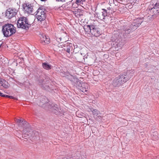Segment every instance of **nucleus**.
Returning a JSON list of instances; mask_svg holds the SVG:
<instances>
[{
	"instance_id": "nucleus-1",
	"label": "nucleus",
	"mask_w": 159,
	"mask_h": 159,
	"mask_svg": "<svg viewBox=\"0 0 159 159\" xmlns=\"http://www.w3.org/2000/svg\"><path fill=\"white\" fill-rule=\"evenodd\" d=\"M41 103L42 104L41 107L49 112H52L57 115L60 114L61 112L59 106L50 102L46 97H43L40 101V105Z\"/></svg>"
},
{
	"instance_id": "nucleus-2",
	"label": "nucleus",
	"mask_w": 159,
	"mask_h": 159,
	"mask_svg": "<svg viewBox=\"0 0 159 159\" xmlns=\"http://www.w3.org/2000/svg\"><path fill=\"white\" fill-rule=\"evenodd\" d=\"M2 32L4 37H9L15 33L16 32V28L11 24H5L2 26Z\"/></svg>"
},
{
	"instance_id": "nucleus-3",
	"label": "nucleus",
	"mask_w": 159,
	"mask_h": 159,
	"mask_svg": "<svg viewBox=\"0 0 159 159\" xmlns=\"http://www.w3.org/2000/svg\"><path fill=\"white\" fill-rule=\"evenodd\" d=\"M131 78L125 74L120 75L116 77L112 81L111 85L113 87H118L129 80Z\"/></svg>"
},
{
	"instance_id": "nucleus-4",
	"label": "nucleus",
	"mask_w": 159,
	"mask_h": 159,
	"mask_svg": "<svg viewBox=\"0 0 159 159\" xmlns=\"http://www.w3.org/2000/svg\"><path fill=\"white\" fill-rule=\"evenodd\" d=\"M24 128L23 130V138L28 137H30V136L34 137L35 133H37L36 131H32L30 126L28 123V124H25L23 126Z\"/></svg>"
},
{
	"instance_id": "nucleus-5",
	"label": "nucleus",
	"mask_w": 159,
	"mask_h": 159,
	"mask_svg": "<svg viewBox=\"0 0 159 159\" xmlns=\"http://www.w3.org/2000/svg\"><path fill=\"white\" fill-rule=\"evenodd\" d=\"M29 25L28 20L26 17H20L17 21V26L18 28L27 30L29 29Z\"/></svg>"
},
{
	"instance_id": "nucleus-6",
	"label": "nucleus",
	"mask_w": 159,
	"mask_h": 159,
	"mask_svg": "<svg viewBox=\"0 0 159 159\" xmlns=\"http://www.w3.org/2000/svg\"><path fill=\"white\" fill-rule=\"evenodd\" d=\"M44 8V7L43 6H40V10H41L40 12V13H41L40 19L42 20V21L40 20V22L41 21V24L42 25L41 26L45 27L47 25V23L44 20L46 18V13L47 12V11Z\"/></svg>"
},
{
	"instance_id": "nucleus-7",
	"label": "nucleus",
	"mask_w": 159,
	"mask_h": 159,
	"mask_svg": "<svg viewBox=\"0 0 159 159\" xmlns=\"http://www.w3.org/2000/svg\"><path fill=\"white\" fill-rule=\"evenodd\" d=\"M87 27L90 30L92 34L96 37L99 36L101 34V32L98 28H96L95 26L91 25H88Z\"/></svg>"
},
{
	"instance_id": "nucleus-8",
	"label": "nucleus",
	"mask_w": 159,
	"mask_h": 159,
	"mask_svg": "<svg viewBox=\"0 0 159 159\" xmlns=\"http://www.w3.org/2000/svg\"><path fill=\"white\" fill-rule=\"evenodd\" d=\"M78 89L83 93L86 94L89 89V85L87 83H77Z\"/></svg>"
},
{
	"instance_id": "nucleus-9",
	"label": "nucleus",
	"mask_w": 159,
	"mask_h": 159,
	"mask_svg": "<svg viewBox=\"0 0 159 159\" xmlns=\"http://www.w3.org/2000/svg\"><path fill=\"white\" fill-rule=\"evenodd\" d=\"M23 8L25 11V13L28 14L32 13L33 10V5L29 3H25L23 4Z\"/></svg>"
},
{
	"instance_id": "nucleus-10",
	"label": "nucleus",
	"mask_w": 159,
	"mask_h": 159,
	"mask_svg": "<svg viewBox=\"0 0 159 159\" xmlns=\"http://www.w3.org/2000/svg\"><path fill=\"white\" fill-rule=\"evenodd\" d=\"M123 30L122 34L125 38H127L129 36V34L130 32L134 30L132 28H130L129 26H123Z\"/></svg>"
},
{
	"instance_id": "nucleus-11",
	"label": "nucleus",
	"mask_w": 159,
	"mask_h": 159,
	"mask_svg": "<svg viewBox=\"0 0 159 159\" xmlns=\"http://www.w3.org/2000/svg\"><path fill=\"white\" fill-rule=\"evenodd\" d=\"M15 9L9 8L7 9L6 11V16L8 19H11L12 17L15 16L16 14Z\"/></svg>"
},
{
	"instance_id": "nucleus-12",
	"label": "nucleus",
	"mask_w": 159,
	"mask_h": 159,
	"mask_svg": "<svg viewBox=\"0 0 159 159\" xmlns=\"http://www.w3.org/2000/svg\"><path fill=\"white\" fill-rule=\"evenodd\" d=\"M143 21L142 19L138 18L137 19L134 20L132 22L130 25V28H132L133 30H135L137 28V27L139 26Z\"/></svg>"
},
{
	"instance_id": "nucleus-13",
	"label": "nucleus",
	"mask_w": 159,
	"mask_h": 159,
	"mask_svg": "<svg viewBox=\"0 0 159 159\" xmlns=\"http://www.w3.org/2000/svg\"><path fill=\"white\" fill-rule=\"evenodd\" d=\"M159 3H156L154 6L151 10H150V11L151 12H152L153 14L152 15V16H154L155 15H156L158 13V11H159Z\"/></svg>"
},
{
	"instance_id": "nucleus-14",
	"label": "nucleus",
	"mask_w": 159,
	"mask_h": 159,
	"mask_svg": "<svg viewBox=\"0 0 159 159\" xmlns=\"http://www.w3.org/2000/svg\"><path fill=\"white\" fill-rule=\"evenodd\" d=\"M102 10H103V11L102 12V15H100L99 13L96 12L95 14V17L96 16L97 17H98V19L101 20L104 19V17L107 16V10L104 9H102Z\"/></svg>"
},
{
	"instance_id": "nucleus-15",
	"label": "nucleus",
	"mask_w": 159,
	"mask_h": 159,
	"mask_svg": "<svg viewBox=\"0 0 159 159\" xmlns=\"http://www.w3.org/2000/svg\"><path fill=\"white\" fill-rule=\"evenodd\" d=\"M50 39L45 35L40 34V43L48 44L50 43Z\"/></svg>"
},
{
	"instance_id": "nucleus-16",
	"label": "nucleus",
	"mask_w": 159,
	"mask_h": 159,
	"mask_svg": "<svg viewBox=\"0 0 159 159\" xmlns=\"http://www.w3.org/2000/svg\"><path fill=\"white\" fill-rule=\"evenodd\" d=\"M0 84L4 88L7 89L9 87V85L7 82L3 79L0 78Z\"/></svg>"
},
{
	"instance_id": "nucleus-17",
	"label": "nucleus",
	"mask_w": 159,
	"mask_h": 159,
	"mask_svg": "<svg viewBox=\"0 0 159 159\" xmlns=\"http://www.w3.org/2000/svg\"><path fill=\"white\" fill-rule=\"evenodd\" d=\"M65 47V48L63 49L69 54H70V53H72L73 48L72 47V44H69V45H68L67 47Z\"/></svg>"
},
{
	"instance_id": "nucleus-18",
	"label": "nucleus",
	"mask_w": 159,
	"mask_h": 159,
	"mask_svg": "<svg viewBox=\"0 0 159 159\" xmlns=\"http://www.w3.org/2000/svg\"><path fill=\"white\" fill-rule=\"evenodd\" d=\"M42 65L44 69L48 70H51L52 67L51 65H49L46 62L42 63Z\"/></svg>"
},
{
	"instance_id": "nucleus-19",
	"label": "nucleus",
	"mask_w": 159,
	"mask_h": 159,
	"mask_svg": "<svg viewBox=\"0 0 159 159\" xmlns=\"http://www.w3.org/2000/svg\"><path fill=\"white\" fill-rule=\"evenodd\" d=\"M15 121L18 123H21V126L23 127L25 125V124H28V123L25 120H21L18 119H16L15 120Z\"/></svg>"
},
{
	"instance_id": "nucleus-20",
	"label": "nucleus",
	"mask_w": 159,
	"mask_h": 159,
	"mask_svg": "<svg viewBox=\"0 0 159 159\" xmlns=\"http://www.w3.org/2000/svg\"><path fill=\"white\" fill-rule=\"evenodd\" d=\"M42 82L43 83L42 84H40V87L43 88V89H47L48 87V86L46 84L45 81L44 80H43V81L42 82V81L40 80V83Z\"/></svg>"
},
{
	"instance_id": "nucleus-21",
	"label": "nucleus",
	"mask_w": 159,
	"mask_h": 159,
	"mask_svg": "<svg viewBox=\"0 0 159 159\" xmlns=\"http://www.w3.org/2000/svg\"><path fill=\"white\" fill-rule=\"evenodd\" d=\"M40 10V7L39 8L37 11H36V17L34 20L35 21H39L40 20V15H39V10Z\"/></svg>"
},
{
	"instance_id": "nucleus-22",
	"label": "nucleus",
	"mask_w": 159,
	"mask_h": 159,
	"mask_svg": "<svg viewBox=\"0 0 159 159\" xmlns=\"http://www.w3.org/2000/svg\"><path fill=\"white\" fill-rule=\"evenodd\" d=\"M92 113L94 116H96L98 117H100V113L96 109H94Z\"/></svg>"
},
{
	"instance_id": "nucleus-23",
	"label": "nucleus",
	"mask_w": 159,
	"mask_h": 159,
	"mask_svg": "<svg viewBox=\"0 0 159 159\" xmlns=\"http://www.w3.org/2000/svg\"><path fill=\"white\" fill-rule=\"evenodd\" d=\"M8 98H9L10 99H13L15 100H17V98H14L12 96H9V97Z\"/></svg>"
},
{
	"instance_id": "nucleus-24",
	"label": "nucleus",
	"mask_w": 159,
	"mask_h": 159,
	"mask_svg": "<svg viewBox=\"0 0 159 159\" xmlns=\"http://www.w3.org/2000/svg\"><path fill=\"white\" fill-rule=\"evenodd\" d=\"M62 46H63V44H62V43H59L58 44V47L59 48H63V47Z\"/></svg>"
},
{
	"instance_id": "nucleus-25",
	"label": "nucleus",
	"mask_w": 159,
	"mask_h": 159,
	"mask_svg": "<svg viewBox=\"0 0 159 159\" xmlns=\"http://www.w3.org/2000/svg\"><path fill=\"white\" fill-rule=\"evenodd\" d=\"M85 1V0H77L76 1L78 2H83L84 1Z\"/></svg>"
},
{
	"instance_id": "nucleus-26",
	"label": "nucleus",
	"mask_w": 159,
	"mask_h": 159,
	"mask_svg": "<svg viewBox=\"0 0 159 159\" xmlns=\"http://www.w3.org/2000/svg\"><path fill=\"white\" fill-rule=\"evenodd\" d=\"M3 97H5L6 98H8L9 97V96L7 95L4 94Z\"/></svg>"
},
{
	"instance_id": "nucleus-27",
	"label": "nucleus",
	"mask_w": 159,
	"mask_h": 159,
	"mask_svg": "<svg viewBox=\"0 0 159 159\" xmlns=\"http://www.w3.org/2000/svg\"><path fill=\"white\" fill-rule=\"evenodd\" d=\"M56 1H60L63 2H65L66 0H56Z\"/></svg>"
},
{
	"instance_id": "nucleus-28",
	"label": "nucleus",
	"mask_w": 159,
	"mask_h": 159,
	"mask_svg": "<svg viewBox=\"0 0 159 159\" xmlns=\"http://www.w3.org/2000/svg\"><path fill=\"white\" fill-rule=\"evenodd\" d=\"M4 94L2 93H1V92H0V96H2V97H3V95Z\"/></svg>"
},
{
	"instance_id": "nucleus-29",
	"label": "nucleus",
	"mask_w": 159,
	"mask_h": 159,
	"mask_svg": "<svg viewBox=\"0 0 159 159\" xmlns=\"http://www.w3.org/2000/svg\"><path fill=\"white\" fill-rule=\"evenodd\" d=\"M21 140H24V141H26L27 140V139L26 138H25V139L24 140L23 139H21Z\"/></svg>"
},
{
	"instance_id": "nucleus-30",
	"label": "nucleus",
	"mask_w": 159,
	"mask_h": 159,
	"mask_svg": "<svg viewBox=\"0 0 159 159\" xmlns=\"http://www.w3.org/2000/svg\"><path fill=\"white\" fill-rule=\"evenodd\" d=\"M47 0H40V1H43V2H45Z\"/></svg>"
},
{
	"instance_id": "nucleus-31",
	"label": "nucleus",
	"mask_w": 159,
	"mask_h": 159,
	"mask_svg": "<svg viewBox=\"0 0 159 159\" xmlns=\"http://www.w3.org/2000/svg\"><path fill=\"white\" fill-rule=\"evenodd\" d=\"M159 159V158H158V159Z\"/></svg>"
}]
</instances>
